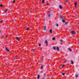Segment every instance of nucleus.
<instances>
[{
	"label": "nucleus",
	"instance_id": "c85d7f7f",
	"mask_svg": "<svg viewBox=\"0 0 79 79\" xmlns=\"http://www.w3.org/2000/svg\"><path fill=\"white\" fill-rule=\"evenodd\" d=\"M45 75H46V73H44V77H45Z\"/></svg>",
	"mask_w": 79,
	"mask_h": 79
},
{
	"label": "nucleus",
	"instance_id": "2f4dec72",
	"mask_svg": "<svg viewBox=\"0 0 79 79\" xmlns=\"http://www.w3.org/2000/svg\"><path fill=\"white\" fill-rule=\"evenodd\" d=\"M50 15H48V18H49V17H50Z\"/></svg>",
	"mask_w": 79,
	"mask_h": 79
},
{
	"label": "nucleus",
	"instance_id": "f704fd0d",
	"mask_svg": "<svg viewBox=\"0 0 79 79\" xmlns=\"http://www.w3.org/2000/svg\"><path fill=\"white\" fill-rule=\"evenodd\" d=\"M40 45H41L40 44H39V47H40Z\"/></svg>",
	"mask_w": 79,
	"mask_h": 79
},
{
	"label": "nucleus",
	"instance_id": "ddd939ff",
	"mask_svg": "<svg viewBox=\"0 0 79 79\" xmlns=\"http://www.w3.org/2000/svg\"><path fill=\"white\" fill-rule=\"evenodd\" d=\"M16 39H17V40H18V41H19V40H20V39H19L18 37H16Z\"/></svg>",
	"mask_w": 79,
	"mask_h": 79
},
{
	"label": "nucleus",
	"instance_id": "a19ab883",
	"mask_svg": "<svg viewBox=\"0 0 79 79\" xmlns=\"http://www.w3.org/2000/svg\"><path fill=\"white\" fill-rule=\"evenodd\" d=\"M66 61H65L64 62V63H66Z\"/></svg>",
	"mask_w": 79,
	"mask_h": 79
},
{
	"label": "nucleus",
	"instance_id": "9d476101",
	"mask_svg": "<svg viewBox=\"0 0 79 79\" xmlns=\"http://www.w3.org/2000/svg\"><path fill=\"white\" fill-rule=\"evenodd\" d=\"M43 69V65H41V67H40V69Z\"/></svg>",
	"mask_w": 79,
	"mask_h": 79
},
{
	"label": "nucleus",
	"instance_id": "72a5a7b5",
	"mask_svg": "<svg viewBox=\"0 0 79 79\" xmlns=\"http://www.w3.org/2000/svg\"><path fill=\"white\" fill-rule=\"evenodd\" d=\"M60 45H62V44H63V43H60Z\"/></svg>",
	"mask_w": 79,
	"mask_h": 79
},
{
	"label": "nucleus",
	"instance_id": "5701e85b",
	"mask_svg": "<svg viewBox=\"0 0 79 79\" xmlns=\"http://www.w3.org/2000/svg\"><path fill=\"white\" fill-rule=\"evenodd\" d=\"M65 3H67V2H68V1H66H66H65Z\"/></svg>",
	"mask_w": 79,
	"mask_h": 79
},
{
	"label": "nucleus",
	"instance_id": "4be33fe9",
	"mask_svg": "<svg viewBox=\"0 0 79 79\" xmlns=\"http://www.w3.org/2000/svg\"><path fill=\"white\" fill-rule=\"evenodd\" d=\"M62 75L63 76H64V75H65V73H62Z\"/></svg>",
	"mask_w": 79,
	"mask_h": 79
},
{
	"label": "nucleus",
	"instance_id": "f8f14e48",
	"mask_svg": "<svg viewBox=\"0 0 79 79\" xmlns=\"http://www.w3.org/2000/svg\"><path fill=\"white\" fill-rule=\"evenodd\" d=\"M52 48H53L54 50H56V47H52Z\"/></svg>",
	"mask_w": 79,
	"mask_h": 79
},
{
	"label": "nucleus",
	"instance_id": "4468645a",
	"mask_svg": "<svg viewBox=\"0 0 79 79\" xmlns=\"http://www.w3.org/2000/svg\"><path fill=\"white\" fill-rule=\"evenodd\" d=\"M59 8H60V9H62V7H61V6L60 5L59 6Z\"/></svg>",
	"mask_w": 79,
	"mask_h": 79
},
{
	"label": "nucleus",
	"instance_id": "0eeeda50",
	"mask_svg": "<svg viewBox=\"0 0 79 79\" xmlns=\"http://www.w3.org/2000/svg\"><path fill=\"white\" fill-rule=\"evenodd\" d=\"M37 78L38 79H39V78H40V75H37Z\"/></svg>",
	"mask_w": 79,
	"mask_h": 79
},
{
	"label": "nucleus",
	"instance_id": "2eb2a0df",
	"mask_svg": "<svg viewBox=\"0 0 79 79\" xmlns=\"http://www.w3.org/2000/svg\"><path fill=\"white\" fill-rule=\"evenodd\" d=\"M50 32L51 34H52V29L50 30Z\"/></svg>",
	"mask_w": 79,
	"mask_h": 79
},
{
	"label": "nucleus",
	"instance_id": "473e14b6",
	"mask_svg": "<svg viewBox=\"0 0 79 79\" xmlns=\"http://www.w3.org/2000/svg\"><path fill=\"white\" fill-rule=\"evenodd\" d=\"M60 42H63V40H60Z\"/></svg>",
	"mask_w": 79,
	"mask_h": 79
},
{
	"label": "nucleus",
	"instance_id": "20e7f679",
	"mask_svg": "<svg viewBox=\"0 0 79 79\" xmlns=\"http://www.w3.org/2000/svg\"><path fill=\"white\" fill-rule=\"evenodd\" d=\"M75 7H76V6H77V2H75L74 4Z\"/></svg>",
	"mask_w": 79,
	"mask_h": 79
},
{
	"label": "nucleus",
	"instance_id": "dca6fc26",
	"mask_svg": "<svg viewBox=\"0 0 79 79\" xmlns=\"http://www.w3.org/2000/svg\"><path fill=\"white\" fill-rule=\"evenodd\" d=\"M56 27H58V24L57 23H56Z\"/></svg>",
	"mask_w": 79,
	"mask_h": 79
},
{
	"label": "nucleus",
	"instance_id": "aec40b11",
	"mask_svg": "<svg viewBox=\"0 0 79 79\" xmlns=\"http://www.w3.org/2000/svg\"><path fill=\"white\" fill-rule=\"evenodd\" d=\"M44 2H45V1H44V0H43L42 1V3H44Z\"/></svg>",
	"mask_w": 79,
	"mask_h": 79
},
{
	"label": "nucleus",
	"instance_id": "9b49d317",
	"mask_svg": "<svg viewBox=\"0 0 79 79\" xmlns=\"http://www.w3.org/2000/svg\"><path fill=\"white\" fill-rule=\"evenodd\" d=\"M68 50H69V51H70V52H72V49L70 48H68Z\"/></svg>",
	"mask_w": 79,
	"mask_h": 79
},
{
	"label": "nucleus",
	"instance_id": "393cba45",
	"mask_svg": "<svg viewBox=\"0 0 79 79\" xmlns=\"http://www.w3.org/2000/svg\"><path fill=\"white\" fill-rule=\"evenodd\" d=\"M64 64L62 65V68H63V67H64Z\"/></svg>",
	"mask_w": 79,
	"mask_h": 79
},
{
	"label": "nucleus",
	"instance_id": "58836bf2",
	"mask_svg": "<svg viewBox=\"0 0 79 79\" xmlns=\"http://www.w3.org/2000/svg\"><path fill=\"white\" fill-rule=\"evenodd\" d=\"M7 37H8V35H7L6 36V38H7Z\"/></svg>",
	"mask_w": 79,
	"mask_h": 79
},
{
	"label": "nucleus",
	"instance_id": "c9c22d12",
	"mask_svg": "<svg viewBox=\"0 0 79 79\" xmlns=\"http://www.w3.org/2000/svg\"><path fill=\"white\" fill-rule=\"evenodd\" d=\"M67 24V22H65V24Z\"/></svg>",
	"mask_w": 79,
	"mask_h": 79
},
{
	"label": "nucleus",
	"instance_id": "79ce46f5",
	"mask_svg": "<svg viewBox=\"0 0 79 79\" xmlns=\"http://www.w3.org/2000/svg\"><path fill=\"white\" fill-rule=\"evenodd\" d=\"M1 32V31L0 30V33Z\"/></svg>",
	"mask_w": 79,
	"mask_h": 79
},
{
	"label": "nucleus",
	"instance_id": "412c9836",
	"mask_svg": "<svg viewBox=\"0 0 79 79\" xmlns=\"http://www.w3.org/2000/svg\"><path fill=\"white\" fill-rule=\"evenodd\" d=\"M2 6H3V5H2V4H0V6L1 7H2Z\"/></svg>",
	"mask_w": 79,
	"mask_h": 79
},
{
	"label": "nucleus",
	"instance_id": "ea45409f",
	"mask_svg": "<svg viewBox=\"0 0 79 79\" xmlns=\"http://www.w3.org/2000/svg\"><path fill=\"white\" fill-rule=\"evenodd\" d=\"M67 23H69V22H66Z\"/></svg>",
	"mask_w": 79,
	"mask_h": 79
},
{
	"label": "nucleus",
	"instance_id": "c03bdc74",
	"mask_svg": "<svg viewBox=\"0 0 79 79\" xmlns=\"http://www.w3.org/2000/svg\"><path fill=\"white\" fill-rule=\"evenodd\" d=\"M69 24H70V23H69Z\"/></svg>",
	"mask_w": 79,
	"mask_h": 79
},
{
	"label": "nucleus",
	"instance_id": "bb28decb",
	"mask_svg": "<svg viewBox=\"0 0 79 79\" xmlns=\"http://www.w3.org/2000/svg\"><path fill=\"white\" fill-rule=\"evenodd\" d=\"M3 20H1L0 21V23H3Z\"/></svg>",
	"mask_w": 79,
	"mask_h": 79
},
{
	"label": "nucleus",
	"instance_id": "7ed1b4c3",
	"mask_svg": "<svg viewBox=\"0 0 79 79\" xmlns=\"http://www.w3.org/2000/svg\"><path fill=\"white\" fill-rule=\"evenodd\" d=\"M56 50L57 51V52H59L60 51V48H58V47H57L56 48Z\"/></svg>",
	"mask_w": 79,
	"mask_h": 79
},
{
	"label": "nucleus",
	"instance_id": "6e6552de",
	"mask_svg": "<svg viewBox=\"0 0 79 79\" xmlns=\"http://www.w3.org/2000/svg\"><path fill=\"white\" fill-rule=\"evenodd\" d=\"M62 22L63 23H65V20H64V19H62Z\"/></svg>",
	"mask_w": 79,
	"mask_h": 79
},
{
	"label": "nucleus",
	"instance_id": "f3484780",
	"mask_svg": "<svg viewBox=\"0 0 79 79\" xmlns=\"http://www.w3.org/2000/svg\"><path fill=\"white\" fill-rule=\"evenodd\" d=\"M26 29V30H27V31H28V30L29 29V28L28 27H27Z\"/></svg>",
	"mask_w": 79,
	"mask_h": 79
},
{
	"label": "nucleus",
	"instance_id": "4c0bfd02",
	"mask_svg": "<svg viewBox=\"0 0 79 79\" xmlns=\"http://www.w3.org/2000/svg\"><path fill=\"white\" fill-rule=\"evenodd\" d=\"M30 13H32V10H30Z\"/></svg>",
	"mask_w": 79,
	"mask_h": 79
},
{
	"label": "nucleus",
	"instance_id": "b1692460",
	"mask_svg": "<svg viewBox=\"0 0 79 79\" xmlns=\"http://www.w3.org/2000/svg\"><path fill=\"white\" fill-rule=\"evenodd\" d=\"M46 5H47V6H48L49 5V3H47V4H46Z\"/></svg>",
	"mask_w": 79,
	"mask_h": 79
},
{
	"label": "nucleus",
	"instance_id": "1a4fd4ad",
	"mask_svg": "<svg viewBox=\"0 0 79 79\" xmlns=\"http://www.w3.org/2000/svg\"><path fill=\"white\" fill-rule=\"evenodd\" d=\"M44 31H46V27H45V26H44Z\"/></svg>",
	"mask_w": 79,
	"mask_h": 79
},
{
	"label": "nucleus",
	"instance_id": "6ab92c4d",
	"mask_svg": "<svg viewBox=\"0 0 79 79\" xmlns=\"http://www.w3.org/2000/svg\"><path fill=\"white\" fill-rule=\"evenodd\" d=\"M52 40H55V38H52Z\"/></svg>",
	"mask_w": 79,
	"mask_h": 79
},
{
	"label": "nucleus",
	"instance_id": "37998d69",
	"mask_svg": "<svg viewBox=\"0 0 79 79\" xmlns=\"http://www.w3.org/2000/svg\"><path fill=\"white\" fill-rule=\"evenodd\" d=\"M3 24H5V23H3Z\"/></svg>",
	"mask_w": 79,
	"mask_h": 79
},
{
	"label": "nucleus",
	"instance_id": "a878e982",
	"mask_svg": "<svg viewBox=\"0 0 79 79\" xmlns=\"http://www.w3.org/2000/svg\"><path fill=\"white\" fill-rule=\"evenodd\" d=\"M48 13H50V10H49L48 11Z\"/></svg>",
	"mask_w": 79,
	"mask_h": 79
},
{
	"label": "nucleus",
	"instance_id": "c756f323",
	"mask_svg": "<svg viewBox=\"0 0 79 79\" xmlns=\"http://www.w3.org/2000/svg\"><path fill=\"white\" fill-rule=\"evenodd\" d=\"M78 77V75H76V77Z\"/></svg>",
	"mask_w": 79,
	"mask_h": 79
},
{
	"label": "nucleus",
	"instance_id": "f03ea898",
	"mask_svg": "<svg viewBox=\"0 0 79 79\" xmlns=\"http://www.w3.org/2000/svg\"><path fill=\"white\" fill-rule=\"evenodd\" d=\"M76 32L74 31H72V35H74V34H76Z\"/></svg>",
	"mask_w": 79,
	"mask_h": 79
},
{
	"label": "nucleus",
	"instance_id": "423d86ee",
	"mask_svg": "<svg viewBox=\"0 0 79 79\" xmlns=\"http://www.w3.org/2000/svg\"><path fill=\"white\" fill-rule=\"evenodd\" d=\"M70 63L71 64H73V60H71L70 61Z\"/></svg>",
	"mask_w": 79,
	"mask_h": 79
},
{
	"label": "nucleus",
	"instance_id": "e433bc0d",
	"mask_svg": "<svg viewBox=\"0 0 79 79\" xmlns=\"http://www.w3.org/2000/svg\"><path fill=\"white\" fill-rule=\"evenodd\" d=\"M35 48L33 50V51H34V50H35Z\"/></svg>",
	"mask_w": 79,
	"mask_h": 79
},
{
	"label": "nucleus",
	"instance_id": "a211bd4d",
	"mask_svg": "<svg viewBox=\"0 0 79 79\" xmlns=\"http://www.w3.org/2000/svg\"><path fill=\"white\" fill-rule=\"evenodd\" d=\"M7 11H8V9H6V10H5V12L6 13L7 12Z\"/></svg>",
	"mask_w": 79,
	"mask_h": 79
},
{
	"label": "nucleus",
	"instance_id": "39448f33",
	"mask_svg": "<svg viewBox=\"0 0 79 79\" xmlns=\"http://www.w3.org/2000/svg\"><path fill=\"white\" fill-rule=\"evenodd\" d=\"M6 48V51H7L8 52H10V50H9V49H8L6 47V48Z\"/></svg>",
	"mask_w": 79,
	"mask_h": 79
},
{
	"label": "nucleus",
	"instance_id": "cd10ccee",
	"mask_svg": "<svg viewBox=\"0 0 79 79\" xmlns=\"http://www.w3.org/2000/svg\"><path fill=\"white\" fill-rule=\"evenodd\" d=\"M60 19H62V20H63V18H62V17H60Z\"/></svg>",
	"mask_w": 79,
	"mask_h": 79
},
{
	"label": "nucleus",
	"instance_id": "f257e3e1",
	"mask_svg": "<svg viewBox=\"0 0 79 79\" xmlns=\"http://www.w3.org/2000/svg\"><path fill=\"white\" fill-rule=\"evenodd\" d=\"M44 44H46V46H47L48 45V42L47 40H45L44 43Z\"/></svg>",
	"mask_w": 79,
	"mask_h": 79
},
{
	"label": "nucleus",
	"instance_id": "7c9ffc66",
	"mask_svg": "<svg viewBox=\"0 0 79 79\" xmlns=\"http://www.w3.org/2000/svg\"><path fill=\"white\" fill-rule=\"evenodd\" d=\"M15 1H13L12 2V3H15Z\"/></svg>",
	"mask_w": 79,
	"mask_h": 79
}]
</instances>
